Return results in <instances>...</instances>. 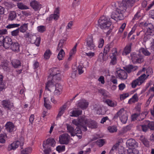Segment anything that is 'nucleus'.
Returning a JSON list of instances; mask_svg holds the SVG:
<instances>
[{"label": "nucleus", "mask_w": 154, "mask_h": 154, "mask_svg": "<svg viewBox=\"0 0 154 154\" xmlns=\"http://www.w3.org/2000/svg\"><path fill=\"white\" fill-rule=\"evenodd\" d=\"M112 9L114 10L111 14V17L116 21L122 20L124 18L122 14L127 9V6L125 2L119 3H113L112 4Z\"/></svg>", "instance_id": "obj_1"}, {"label": "nucleus", "mask_w": 154, "mask_h": 154, "mask_svg": "<svg viewBox=\"0 0 154 154\" xmlns=\"http://www.w3.org/2000/svg\"><path fill=\"white\" fill-rule=\"evenodd\" d=\"M152 73V69L151 68H148L146 70V75L145 74L140 76L138 78L134 80L131 83V86L133 88H135L137 85H140L144 82L145 80Z\"/></svg>", "instance_id": "obj_2"}, {"label": "nucleus", "mask_w": 154, "mask_h": 154, "mask_svg": "<svg viewBox=\"0 0 154 154\" xmlns=\"http://www.w3.org/2000/svg\"><path fill=\"white\" fill-rule=\"evenodd\" d=\"M87 119L85 116H82L77 119H74L72 120V123L75 125L79 127H82L84 129L83 130L85 131L87 130V127L85 125L87 124L86 121Z\"/></svg>", "instance_id": "obj_3"}, {"label": "nucleus", "mask_w": 154, "mask_h": 154, "mask_svg": "<svg viewBox=\"0 0 154 154\" xmlns=\"http://www.w3.org/2000/svg\"><path fill=\"white\" fill-rule=\"evenodd\" d=\"M98 26L102 29H108L111 25V23L110 19L105 16L100 17L98 21Z\"/></svg>", "instance_id": "obj_4"}, {"label": "nucleus", "mask_w": 154, "mask_h": 154, "mask_svg": "<svg viewBox=\"0 0 154 154\" xmlns=\"http://www.w3.org/2000/svg\"><path fill=\"white\" fill-rule=\"evenodd\" d=\"M144 26L147 27V30L145 33V36L143 38L144 41L146 42L150 38V36H152L154 35V27L151 23H144Z\"/></svg>", "instance_id": "obj_5"}, {"label": "nucleus", "mask_w": 154, "mask_h": 154, "mask_svg": "<svg viewBox=\"0 0 154 154\" xmlns=\"http://www.w3.org/2000/svg\"><path fill=\"white\" fill-rule=\"evenodd\" d=\"M66 125L68 131L70 133L72 136L76 135L79 139L82 138V134L80 129L77 127L74 131V128L72 126L68 124H66Z\"/></svg>", "instance_id": "obj_6"}, {"label": "nucleus", "mask_w": 154, "mask_h": 154, "mask_svg": "<svg viewBox=\"0 0 154 154\" xmlns=\"http://www.w3.org/2000/svg\"><path fill=\"white\" fill-rule=\"evenodd\" d=\"M51 72L49 78L51 79L52 78L53 80H60L61 79V75L60 74V71L57 68H53L50 70Z\"/></svg>", "instance_id": "obj_7"}, {"label": "nucleus", "mask_w": 154, "mask_h": 154, "mask_svg": "<svg viewBox=\"0 0 154 154\" xmlns=\"http://www.w3.org/2000/svg\"><path fill=\"white\" fill-rule=\"evenodd\" d=\"M24 142V139L23 137H21L17 140L14 141L10 144L8 147V150L10 151L11 150H15L18 147L19 145L22 146Z\"/></svg>", "instance_id": "obj_8"}, {"label": "nucleus", "mask_w": 154, "mask_h": 154, "mask_svg": "<svg viewBox=\"0 0 154 154\" xmlns=\"http://www.w3.org/2000/svg\"><path fill=\"white\" fill-rule=\"evenodd\" d=\"M117 115L119 117L120 120L123 124L126 123L128 118V116L126 111L123 109H122L117 112Z\"/></svg>", "instance_id": "obj_9"}, {"label": "nucleus", "mask_w": 154, "mask_h": 154, "mask_svg": "<svg viewBox=\"0 0 154 154\" xmlns=\"http://www.w3.org/2000/svg\"><path fill=\"white\" fill-rule=\"evenodd\" d=\"M59 142L61 144H67L69 141L70 137L67 133L63 134L59 136Z\"/></svg>", "instance_id": "obj_10"}, {"label": "nucleus", "mask_w": 154, "mask_h": 154, "mask_svg": "<svg viewBox=\"0 0 154 154\" xmlns=\"http://www.w3.org/2000/svg\"><path fill=\"white\" fill-rule=\"evenodd\" d=\"M119 143H116L112 147L110 152H113L114 151H117V154H125L124 148L119 145Z\"/></svg>", "instance_id": "obj_11"}, {"label": "nucleus", "mask_w": 154, "mask_h": 154, "mask_svg": "<svg viewBox=\"0 0 154 154\" xmlns=\"http://www.w3.org/2000/svg\"><path fill=\"white\" fill-rule=\"evenodd\" d=\"M60 8L57 7L55 9L54 14L51 15L48 17L47 18V20L49 21L53 20H57L60 17Z\"/></svg>", "instance_id": "obj_12"}, {"label": "nucleus", "mask_w": 154, "mask_h": 154, "mask_svg": "<svg viewBox=\"0 0 154 154\" xmlns=\"http://www.w3.org/2000/svg\"><path fill=\"white\" fill-rule=\"evenodd\" d=\"M132 61L133 63H140L144 61L143 57L140 54H133L131 55Z\"/></svg>", "instance_id": "obj_13"}, {"label": "nucleus", "mask_w": 154, "mask_h": 154, "mask_svg": "<svg viewBox=\"0 0 154 154\" xmlns=\"http://www.w3.org/2000/svg\"><path fill=\"white\" fill-rule=\"evenodd\" d=\"M87 46L90 50H94L96 47L94 43L93 37L92 35L88 36L86 39Z\"/></svg>", "instance_id": "obj_14"}, {"label": "nucleus", "mask_w": 154, "mask_h": 154, "mask_svg": "<svg viewBox=\"0 0 154 154\" xmlns=\"http://www.w3.org/2000/svg\"><path fill=\"white\" fill-rule=\"evenodd\" d=\"M116 76L122 80H124L127 79L128 74L124 70L122 69H119L116 71Z\"/></svg>", "instance_id": "obj_15"}, {"label": "nucleus", "mask_w": 154, "mask_h": 154, "mask_svg": "<svg viewBox=\"0 0 154 154\" xmlns=\"http://www.w3.org/2000/svg\"><path fill=\"white\" fill-rule=\"evenodd\" d=\"M57 81L56 80H54L53 81V79L51 80H49L46 85L45 89L48 90L50 91L54 90L55 87V83L57 82Z\"/></svg>", "instance_id": "obj_16"}, {"label": "nucleus", "mask_w": 154, "mask_h": 154, "mask_svg": "<svg viewBox=\"0 0 154 154\" xmlns=\"http://www.w3.org/2000/svg\"><path fill=\"white\" fill-rule=\"evenodd\" d=\"M89 105L88 102L86 100L82 99L78 101L77 106L80 108L84 109H86Z\"/></svg>", "instance_id": "obj_17"}, {"label": "nucleus", "mask_w": 154, "mask_h": 154, "mask_svg": "<svg viewBox=\"0 0 154 154\" xmlns=\"http://www.w3.org/2000/svg\"><path fill=\"white\" fill-rule=\"evenodd\" d=\"M56 144V142L54 140L53 138L48 139L45 141H44L43 144V147L46 148L48 147V145L54 147Z\"/></svg>", "instance_id": "obj_18"}, {"label": "nucleus", "mask_w": 154, "mask_h": 154, "mask_svg": "<svg viewBox=\"0 0 154 154\" xmlns=\"http://www.w3.org/2000/svg\"><path fill=\"white\" fill-rule=\"evenodd\" d=\"M6 130L9 132L14 131L15 129V127L13 124L11 122H8L5 124Z\"/></svg>", "instance_id": "obj_19"}, {"label": "nucleus", "mask_w": 154, "mask_h": 154, "mask_svg": "<svg viewBox=\"0 0 154 154\" xmlns=\"http://www.w3.org/2000/svg\"><path fill=\"white\" fill-rule=\"evenodd\" d=\"M127 146L129 148L137 147V143L136 141L132 139L128 140L126 143Z\"/></svg>", "instance_id": "obj_20"}, {"label": "nucleus", "mask_w": 154, "mask_h": 154, "mask_svg": "<svg viewBox=\"0 0 154 154\" xmlns=\"http://www.w3.org/2000/svg\"><path fill=\"white\" fill-rule=\"evenodd\" d=\"M49 96L47 95L46 93H45L44 97V105L45 106L47 109H50L51 108L49 100Z\"/></svg>", "instance_id": "obj_21"}, {"label": "nucleus", "mask_w": 154, "mask_h": 154, "mask_svg": "<svg viewBox=\"0 0 154 154\" xmlns=\"http://www.w3.org/2000/svg\"><path fill=\"white\" fill-rule=\"evenodd\" d=\"M30 5L35 11L39 10L41 8V5L37 1L35 0L31 2Z\"/></svg>", "instance_id": "obj_22"}, {"label": "nucleus", "mask_w": 154, "mask_h": 154, "mask_svg": "<svg viewBox=\"0 0 154 154\" xmlns=\"http://www.w3.org/2000/svg\"><path fill=\"white\" fill-rule=\"evenodd\" d=\"M12 44V41L11 38L9 37L6 36L4 39L3 43V46L7 48Z\"/></svg>", "instance_id": "obj_23"}, {"label": "nucleus", "mask_w": 154, "mask_h": 154, "mask_svg": "<svg viewBox=\"0 0 154 154\" xmlns=\"http://www.w3.org/2000/svg\"><path fill=\"white\" fill-rule=\"evenodd\" d=\"M87 124L85 125L87 127L88 126L89 127L91 128H96L97 127V123L94 121H91V119H87L86 121Z\"/></svg>", "instance_id": "obj_24"}, {"label": "nucleus", "mask_w": 154, "mask_h": 154, "mask_svg": "<svg viewBox=\"0 0 154 154\" xmlns=\"http://www.w3.org/2000/svg\"><path fill=\"white\" fill-rule=\"evenodd\" d=\"M2 105L4 107L7 108L8 109H11L13 106V103L7 100H3Z\"/></svg>", "instance_id": "obj_25"}, {"label": "nucleus", "mask_w": 154, "mask_h": 154, "mask_svg": "<svg viewBox=\"0 0 154 154\" xmlns=\"http://www.w3.org/2000/svg\"><path fill=\"white\" fill-rule=\"evenodd\" d=\"M66 106V103L64 105L60 108V111H59V113L56 117L57 119L58 120L63 114Z\"/></svg>", "instance_id": "obj_26"}, {"label": "nucleus", "mask_w": 154, "mask_h": 154, "mask_svg": "<svg viewBox=\"0 0 154 154\" xmlns=\"http://www.w3.org/2000/svg\"><path fill=\"white\" fill-rule=\"evenodd\" d=\"M124 69L128 73L135 71L137 69V66H133L132 65H128L124 67Z\"/></svg>", "instance_id": "obj_27"}, {"label": "nucleus", "mask_w": 154, "mask_h": 154, "mask_svg": "<svg viewBox=\"0 0 154 154\" xmlns=\"http://www.w3.org/2000/svg\"><path fill=\"white\" fill-rule=\"evenodd\" d=\"M28 23H24L22 24L19 28H18L20 32L22 33H24L28 29Z\"/></svg>", "instance_id": "obj_28"}, {"label": "nucleus", "mask_w": 154, "mask_h": 154, "mask_svg": "<svg viewBox=\"0 0 154 154\" xmlns=\"http://www.w3.org/2000/svg\"><path fill=\"white\" fill-rule=\"evenodd\" d=\"M132 45V43H130L126 45L122 52V55H126L130 52Z\"/></svg>", "instance_id": "obj_29"}, {"label": "nucleus", "mask_w": 154, "mask_h": 154, "mask_svg": "<svg viewBox=\"0 0 154 154\" xmlns=\"http://www.w3.org/2000/svg\"><path fill=\"white\" fill-rule=\"evenodd\" d=\"M82 111L81 110H73L70 112V116L72 117H77L81 114Z\"/></svg>", "instance_id": "obj_30"}, {"label": "nucleus", "mask_w": 154, "mask_h": 154, "mask_svg": "<svg viewBox=\"0 0 154 154\" xmlns=\"http://www.w3.org/2000/svg\"><path fill=\"white\" fill-rule=\"evenodd\" d=\"M55 91L54 92V94L55 95H59L61 93L62 89V86L59 84H57L55 85Z\"/></svg>", "instance_id": "obj_31"}, {"label": "nucleus", "mask_w": 154, "mask_h": 154, "mask_svg": "<svg viewBox=\"0 0 154 154\" xmlns=\"http://www.w3.org/2000/svg\"><path fill=\"white\" fill-rule=\"evenodd\" d=\"M11 63L13 67L14 68H17L21 65L20 61L17 59H13L11 61Z\"/></svg>", "instance_id": "obj_32"}, {"label": "nucleus", "mask_w": 154, "mask_h": 154, "mask_svg": "<svg viewBox=\"0 0 154 154\" xmlns=\"http://www.w3.org/2000/svg\"><path fill=\"white\" fill-rule=\"evenodd\" d=\"M11 45V48L12 51L17 52L19 51L20 46L18 42H16Z\"/></svg>", "instance_id": "obj_33"}, {"label": "nucleus", "mask_w": 154, "mask_h": 154, "mask_svg": "<svg viewBox=\"0 0 154 154\" xmlns=\"http://www.w3.org/2000/svg\"><path fill=\"white\" fill-rule=\"evenodd\" d=\"M66 41V40L64 39H61L59 41L57 51H59L60 50L63 49L62 48L65 45Z\"/></svg>", "instance_id": "obj_34"}, {"label": "nucleus", "mask_w": 154, "mask_h": 154, "mask_svg": "<svg viewBox=\"0 0 154 154\" xmlns=\"http://www.w3.org/2000/svg\"><path fill=\"white\" fill-rule=\"evenodd\" d=\"M17 17V14L15 11H11L9 14L8 19L9 20H14Z\"/></svg>", "instance_id": "obj_35"}, {"label": "nucleus", "mask_w": 154, "mask_h": 154, "mask_svg": "<svg viewBox=\"0 0 154 154\" xmlns=\"http://www.w3.org/2000/svg\"><path fill=\"white\" fill-rule=\"evenodd\" d=\"M139 51L146 56H149L151 54L146 48H142L139 49Z\"/></svg>", "instance_id": "obj_36"}, {"label": "nucleus", "mask_w": 154, "mask_h": 154, "mask_svg": "<svg viewBox=\"0 0 154 154\" xmlns=\"http://www.w3.org/2000/svg\"><path fill=\"white\" fill-rule=\"evenodd\" d=\"M106 103L109 106L114 107L117 106V103L116 101H112L109 99H107L106 100Z\"/></svg>", "instance_id": "obj_37"}, {"label": "nucleus", "mask_w": 154, "mask_h": 154, "mask_svg": "<svg viewBox=\"0 0 154 154\" xmlns=\"http://www.w3.org/2000/svg\"><path fill=\"white\" fill-rule=\"evenodd\" d=\"M32 151L31 147H28L22 150L20 152V154H30Z\"/></svg>", "instance_id": "obj_38"}, {"label": "nucleus", "mask_w": 154, "mask_h": 154, "mask_svg": "<svg viewBox=\"0 0 154 154\" xmlns=\"http://www.w3.org/2000/svg\"><path fill=\"white\" fill-rule=\"evenodd\" d=\"M138 97L137 94H134L131 98L128 101V103L130 104H131L132 103H134L138 100Z\"/></svg>", "instance_id": "obj_39"}, {"label": "nucleus", "mask_w": 154, "mask_h": 154, "mask_svg": "<svg viewBox=\"0 0 154 154\" xmlns=\"http://www.w3.org/2000/svg\"><path fill=\"white\" fill-rule=\"evenodd\" d=\"M138 129L140 130H142L144 132L148 130V127L146 125H139L137 126Z\"/></svg>", "instance_id": "obj_40"}, {"label": "nucleus", "mask_w": 154, "mask_h": 154, "mask_svg": "<svg viewBox=\"0 0 154 154\" xmlns=\"http://www.w3.org/2000/svg\"><path fill=\"white\" fill-rule=\"evenodd\" d=\"M59 51H60L58 54L57 58L59 60H62L65 56V53L63 49H61Z\"/></svg>", "instance_id": "obj_41"}, {"label": "nucleus", "mask_w": 154, "mask_h": 154, "mask_svg": "<svg viewBox=\"0 0 154 154\" xmlns=\"http://www.w3.org/2000/svg\"><path fill=\"white\" fill-rule=\"evenodd\" d=\"M128 154H138L139 152L138 150L135 149H132L131 148H129L127 149Z\"/></svg>", "instance_id": "obj_42"}, {"label": "nucleus", "mask_w": 154, "mask_h": 154, "mask_svg": "<svg viewBox=\"0 0 154 154\" xmlns=\"http://www.w3.org/2000/svg\"><path fill=\"white\" fill-rule=\"evenodd\" d=\"M145 123L147 124L148 127L151 130H154V122H150L149 120H146L145 121Z\"/></svg>", "instance_id": "obj_43"}, {"label": "nucleus", "mask_w": 154, "mask_h": 154, "mask_svg": "<svg viewBox=\"0 0 154 154\" xmlns=\"http://www.w3.org/2000/svg\"><path fill=\"white\" fill-rule=\"evenodd\" d=\"M51 54V51L49 49L47 50L45 52L44 55L45 59L46 60L48 59L50 57Z\"/></svg>", "instance_id": "obj_44"}, {"label": "nucleus", "mask_w": 154, "mask_h": 154, "mask_svg": "<svg viewBox=\"0 0 154 154\" xmlns=\"http://www.w3.org/2000/svg\"><path fill=\"white\" fill-rule=\"evenodd\" d=\"M17 6L19 9L21 10L27 9H29L28 7L27 6L21 2L17 3Z\"/></svg>", "instance_id": "obj_45"}, {"label": "nucleus", "mask_w": 154, "mask_h": 154, "mask_svg": "<svg viewBox=\"0 0 154 154\" xmlns=\"http://www.w3.org/2000/svg\"><path fill=\"white\" fill-rule=\"evenodd\" d=\"M109 131L111 133H114L117 131V129L115 126H109L107 128Z\"/></svg>", "instance_id": "obj_46"}, {"label": "nucleus", "mask_w": 154, "mask_h": 154, "mask_svg": "<svg viewBox=\"0 0 154 154\" xmlns=\"http://www.w3.org/2000/svg\"><path fill=\"white\" fill-rule=\"evenodd\" d=\"M7 138L5 133L1 134L0 135V142L1 143H4L5 142V139Z\"/></svg>", "instance_id": "obj_47"}, {"label": "nucleus", "mask_w": 154, "mask_h": 154, "mask_svg": "<svg viewBox=\"0 0 154 154\" xmlns=\"http://www.w3.org/2000/svg\"><path fill=\"white\" fill-rule=\"evenodd\" d=\"M154 96V94H152L151 95L148 99L147 100L144 105V107H146L149 105L150 102L151 101L152 98Z\"/></svg>", "instance_id": "obj_48"}, {"label": "nucleus", "mask_w": 154, "mask_h": 154, "mask_svg": "<svg viewBox=\"0 0 154 154\" xmlns=\"http://www.w3.org/2000/svg\"><path fill=\"white\" fill-rule=\"evenodd\" d=\"M20 24H11L7 25L6 27L8 29H10L11 28L18 27L20 26Z\"/></svg>", "instance_id": "obj_49"}, {"label": "nucleus", "mask_w": 154, "mask_h": 154, "mask_svg": "<svg viewBox=\"0 0 154 154\" xmlns=\"http://www.w3.org/2000/svg\"><path fill=\"white\" fill-rule=\"evenodd\" d=\"M46 30V27L44 26H40L37 27V31L40 33L43 32L45 31Z\"/></svg>", "instance_id": "obj_50"}, {"label": "nucleus", "mask_w": 154, "mask_h": 154, "mask_svg": "<svg viewBox=\"0 0 154 154\" xmlns=\"http://www.w3.org/2000/svg\"><path fill=\"white\" fill-rule=\"evenodd\" d=\"M65 147L64 145H60L57 147L56 150L59 152L64 151Z\"/></svg>", "instance_id": "obj_51"}, {"label": "nucleus", "mask_w": 154, "mask_h": 154, "mask_svg": "<svg viewBox=\"0 0 154 154\" xmlns=\"http://www.w3.org/2000/svg\"><path fill=\"white\" fill-rule=\"evenodd\" d=\"M105 141L104 139H100L96 141L97 144L100 147L102 146L104 144Z\"/></svg>", "instance_id": "obj_52"}, {"label": "nucleus", "mask_w": 154, "mask_h": 154, "mask_svg": "<svg viewBox=\"0 0 154 154\" xmlns=\"http://www.w3.org/2000/svg\"><path fill=\"white\" fill-rule=\"evenodd\" d=\"M140 114L138 113H134L131 116L132 120L133 121H135L136 120L138 121L140 120V119H139Z\"/></svg>", "instance_id": "obj_53"}, {"label": "nucleus", "mask_w": 154, "mask_h": 154, "mask_svg": "<svg viewBox=\"0 0 154 154\" xmlns=\"http://www.w3.org/2000/svg\"><path fill=\"white\" fill-rule=\"evenodd\" d=\"M19 29H18L13 30L11 32V35L13 36H17L19 33Z\"/></svg>", "instance_id": "obj_54"}, {"label": "nucleus", "mask_w": 154, "mask_h": 154, "mask_svg": "<svg viewBox=\"0 0 154 154\" xmlns=\"http://www.w3.org/2000/svg\"><path fill=\"white\" fill-rule=\"evenodd\" d=\"M41 41V38L40 37H37L35 41L32 43H34L37 47L39 46Z\"/></svg>", "instance_id": "obj_55"}, {"label": "nucleus", "mask_w": 154, "mask_h": 154, "mask_svg": "<svg viewBox=\"0 0 154 154\" xmlns=\"http://www.w3.org/2000/svg\"><path fill=\"white\" fill-rule=\"evenodd\" d=\"M77 44H76L73 48L69 52V54L73 56L76 52V47Z\"/></svg>", "instance_id": "obj_56"}, {"label": "nucleus", "mask_w": 154, "mask_h": 154, "mask_svg": "<svg viewBox=\"0 0 154 154\" xmlns=\"http://www.w3.org/2000/svg\"><path fill=\"white\" fill-rule=\"evenodd\" d=\"M83 67V66L82 64H80L78 66V70L79 74H81L84 72V70L82 69Z\"/></svg>", "instance_id": "obj_57"}, {"label": "nucleus", "mask_w": 154, "mask_h": 154, "mask_svg": "<svg viewBox=\"0 0 154 154\" xmlns=\"http://www.w3.org/2000/svg\"><path fill=\"white\" fill-rule=\"evenodd\" d=\"M129 96V94L128 93L123 94H120V99L121 100H122Z\"/></svg>", "instance_id": "obj_58"}, {"label": "nucleus", "mask_w": 154, "mask_h": 154, "mask_svg": "<svg viewBox=\"0 0 154 154\" xmlns=\"http://www.w3.org/2000/svg\"><path fill=\"white\" fill-rule=\"evenodd\" d=\"M140 140L142 141V142L145 145H146L148 143V142L147 140L145 139V137L143 136H140Z\"/></svg>", "instance_id": "obj_59"}, {"label": "nucleus", "mask_w": 154, "mask_h": 154, "mask_svg": "<svg viewBox=\"0 0 154 154\" xmlns=\"http://www.w3.org/2000/svg\"><path fill=\"white\" fill-rule=\"evenodd\" d=\"M6 88L5 85L2 81L0 82V91H3Z\"/></svg>", "instance_id": "obj_60"}, {"label": "nucleus", "mask_w": 154, "mask_h": 154, "mask_svg": "<svg viewBox=\"0 0 154 154\" xmlns=\"http://www.w3.org/2000/svg\"><path fill=\"white\" fill-rule=\"evenodd\" d=\"M37 37L35 34H31L30 37L29 38V40H30V41L32 43L35 39Z\"/></svg>", "instance_id": "obj_61"}, {"label": "nucleus", "mask_w": 154, "mask_h": 154, "mask_svg": "<svg viewBox=\"0 0 154 154\" xmlns=\"http://www.w3.org/2000/svg\"><path fill=\"white\" fill-rule=\"evenodd\" d=\"M22 13L23 16L27 17L32 15V13L29 11H22Z\"/></svg>", "instance_id": "obj_62"}, {"label": "nucleus", "mask_w": 154, "mask_h": 154, "mask_svg": "<svg viewBox=\"0 0 154 154\" xmlns=\"http://www.w3.org/2000/svg\"><path fill=\"white\" fill-rule=\"evenodd\" d=\"M8 32L7 30L6 29H0V35L7 34Z\"/></svg>", "instance_id": "obj_63"}, {"label": "nucleus", "mask_w": 154, "mask_h": 154, "mask_svg": "<svg viewBox=\"0 0 154 154\" xmlns=\"http://www.w3.org/2000/svg\"><path fill=\"white\" fill-rule=\"evenodd\" d=\"M126 25V24L125 23H123L122 24L119 29V32L120 33L122 32L125 27Z\"/></svg>", "instance_id": "obj_64"}]
</instances>
